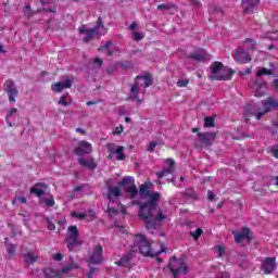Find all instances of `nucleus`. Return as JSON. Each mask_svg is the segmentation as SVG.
Masks as SVG:
<instances>
[{
    "label": "nucleus",
    "instance_id": "nucleus-1",
    "mask_svg": "<svg viewBox=\"0 0 278 278\" xmlns=\"http://www.w3.org/2000/svg\"><path fill=\"white\" fill-rule=\"evenodd\" d=\"M149 200L139 205V218L146 223V229H157L162 223L168 219V215L157 210V201L162 194L160 192L150 193Z\"/></svg>",
    "mask_w": 278,
    "mask_h": 278
},
{
    "label": "nucleus",
    "instance_id": "nucleus-2",
    "mask_svg": "<svg viewBox=\"0 0 278 278\" xmlns=\"http://www.w3.org/2000/svg\"><path fill=\"white\" fill-rule=\"evenodd\" d=\"M264 112L260 111V106L257 104H248L244 108V116H255L256 121H261L264 114L270 112L271 110H276L278 108V102L275 98H268L263 101Z\"/></svg>",
    "mask_w": 278,
    "mask_h": 278
},
{
    "label": "nucleus",
    "instance_id": "nucleus-3",
    "mask_svg": "<svg viewBox=\"0 0 278 278\" xmlns=\"http://www.w3.org/2000/svg\"><path fill=\"white\" fill-rule=\"evenodd\" d=\"M78 31L80 35H84L83 41L88 43L94 38H99L100 36H105L108 34V29L103 25V18L98 17L96 26L93 28H88L86 25H81L78 27Z\"/></svg>",
    "mask_w": 278,
    "mask_h": 278
},
{
    "label": "nucleus",
    "instance_id": "nucleus-4",
    "mask_svg": "<svg viewBox=\"0 0 278 278\" xmlns=\"http://www.w3.org/2000/svg\"><path fill=\"white\" fill-rule=\"evenodd\" d=\"M150 86H153V79L149 75L137 76L134 85L130 88L129 99L131 101H138V103H142V100L138 98V94H140V92H147V88Z\"/></svg>",
    "mask_w": 278,
    "mask_h": 278
},
{
    "label": "nucleus",
    "instance_id": "nucleus-5",
    "mask_svg": "<svg viewBox=\"0 0 278 278\" xmlns=\"http://www.w3.org/2000/svg\"><path fill=\"white\" fill-rule=\"evenodd\" d=\"M264 75H273V70L262 67L256 72V79L252 86L254 97H264L268 90V83L262 79Z\"/></svg>",
    "mask_w": 278,
    "mask_h": 278
},
{
    "label": "nucleus",
    "instance_id": "nucleus-6",
    "mask_svg": "<svg viewBox=\"0 0 278 278\" xmlns=\"http://www.w3.org/2000/svg\"><path fill=\"white\" fill-rule=\"evenodd\" d=\"M131 251H139V253H141V255L144 257H153V255H155L153 248H151V242L147 240L144 235L135 236V242L131 247Z\"/></svg>",
    "mask_w": 278,
    "mask_h": 278
},
{
    "label": "nucleus",
    "instance_id": "nucleus-7",
    "mask_svg": "<svg viewBox=\"0 0 278 278\" xmlns=\"http://www.w3.org/2000/svg\"><path fill=\"white\" fill-rule=\"evenodd\" d=\"M169 270L174 278H178L188 275L189 268L184 258H177V256H173L169 260Z\"/></svg>",
    "mask_w": 278,
    "mask_h": 278
},
{
    "label": "nucleus",
    "instance_id": "nucleus-8",
    "mask_svg": "<svg viewBox=\"0 0 278 278\" xmlns=\"http://www.w3.org/2000/svg\"><path fill=\"white\" fill-rule=\"evenodd\" d=\"M117 186L122 188L130 199L138 197V187H136V178H134V176H125Z\"/></svg>",
    "mask_w": 278,
    "mask_h": 278
},
{
    "label": "nucleus",
    "instance_id": "nucleus-9",
    "mask_svg": "<svg viewBox=\"0 0 278 278\" xmlns=\"http://www.w3.org/2000/svg\"><path fill=\"white\" fill-rule=\"evenodd\" d=\"M211 68L218 81H229L233 77V71L225 67L220 62L213 63Z\"/></svg>",
    "mask_w": 278,
    "mask_h": 278
},
{
    "label": "nucleus",
    "instance_id": "nucleus-10",
    "mask_svg": "<svg viewBox=\"0 0 278 278\" xmlns=\"http://www.w3.org/2000/svg\"><path fill=\"white\" fill-rule=\"evenodd\" d=\"M106 151L109 153V160H116L117 162H123L127 160L125 154V147L118 146L116 143H106Z\"/></svg>",
    "mask_w": 278,
    "mask_h": 278
},
{
    "label": "nucleus",
    "instance_id": "nucleus-11",
    "mask_svg": "<svg viewBox=\"0 0 278 278\" xmlns=\"http://www.w3.org/2000/svg\"><path fill=\"white\" fill-rule=\"evenodd\" d=\"M79 268V264L75 261H72L59 271L53 270L52 268L45 269V275L48 278L60 277V275H67V273H72V270H77Z\"/></svg>",
    "mask_w": 278,
    "mask_h": 278
},
{
    "label": "nucleus",
    "instance_id": "nucleus-12",
    "mask_svg": "<svg viewBox=\"0 0 278 278\" xmlns=\"http://www.w3.org/2000/svg\"><path fill=\"white\" fill-rule=\"evenodd\" d=\"M3 90L9 99L10 105H14V103H16V99H18V88L16 87L14 80H5L3 85Z\"/></svg>",
    "mask_w": 278,
    "mask_h": 278
},
{
    "label": "nucleus",
    "instance_id": "nucleus-13",
    "mask_svg": "<svg viewBox=\"0 0 278 278\" xmlns=\"http://www.w3.org/2000/svg\"><path fill=\"white\" fill-rule=\"evenodd\" d=\"M68 236L65 238V242H67V249L68 251H73L79 242L77 241L79 239V228L77 226H70L67 228Z\"/></svg>",
    "mask_w": 278,
    "mask_h": 278
},
{
    "label": "nucleus",
    "instance_id": "nucleus-14",
    "mask_svg": "<svg viewBox=\"0 0 278 278\" xmlns=\"http://www.w3.org/2000/svg\"><path fill=\"white\" fill-rule=\"evenodd\" d=\"M232 59L237 64H249L251 62V54L249 50H244V48L239 47L232 52Z\"/></svg>",
    "mask_w": 278,
    "mask_h": 278
},
{
    "label": "nucleus",
    "instance_id": "nucleus-15",
    "mask_svg": "<svg viewBox=\"0 0 278 278\" xmlns=\"http://www.w3.org/2000/svg\"><path fill=\"white\" fill-rule=\"evenodd\" d=\"M88 264L90 266L103 264V247L101 244H98L93 248V251L89 255Z\"/></svg>",
    "mask_w": 278,
    "mask_h": 278
},
{
    "label": "nucleus",
    "instance_id": "nucleus-16",
    "mask_svg": "<svg viewBox=\"0 0 278 278\" xmlns=\"http://www.w3.org/2000/svg\"><path fill=\"white\" fill-rule=\"evenodd\" d=\"M277 268L276 257H266L261 265V270L264 275H273Z\"/></svg>",
    "mask_w": 278,
    "mask_h": 278
},
{
    "label": "nucleus",
    "instance_id": "nucleus-17",
    "mask_svg": "<svg viewBox=\"0 0 278 278\" xmlns=\"http://www.w3.org/2000/svg\"><path fill=\"white\" fill-rule=\"evenodd\" d=\"M74 153L79 157H81V155H88L92 153V143L85 140L80 141L78 147L74 150Z\"/></svg>",
    "mask_w": 278,
    "mask_h": 278
},
{
    "label": "nucleus",
    "instance_id": "nucleus-18",
    "mask_svg": "<svg viewBox=\"0 0 278 278\" xmlns=\"http://www.w3.org/2000/svg\"><path fill=\"white\" fill-rule=\"evenodd\" d=\"M73 86V77L65 76L62 81L55 83L51 86L53 92H62L66 88H71Z\"/></svg>",
    "mask_w": 278,
    "mask_h": 278
},
{
    "label": "nucleus",
    "instance_id": "nucleus-19",
    "mask_svg": "<svg viewBox=\"0 0 278 278\" xmlns=\"http://www.w3.org/2000/svg\"><path fill=\"white\" fill-rule=\"evenodd\" d=\"M257 5H260V0H242L241 2L243 14H253Z\"/></svg>",
    "mask_w": 278,
    "mask_h": 278
},
{
    "label": "nucleus",
    "instance_id": "nucleus-20",
    "mask_svg": "<svg viewBox=\"0 0 278 278\" xmlns=\"http://www.w3.org/2000/svg\"><path fill=\"white\" fill-rule=\"evenodd\" d=\"M188 60H194L195 62H205V60H210V54L205 49H198L193 54L187 55Z\"/></svg>",
    "mask_w": 278,
    "mask_h": 278
},
{
    "label": "nucleus",
    "instance_id": "nucleus-21",
    "mask_svg": "<svg viewBox=\"0 0 278 278\" xmlns=\"http://www.w3.org/2000/svg\"><path fill=\"white\" fill-rule=\"evenodd\" d=\"M167 168H163L161 172H156L157 179H163V177H168L175 173V161L173 159H167Z\"/></svg>",
    "mask_w": 278,
    "mask_h": 278
},
{
    "label": "nucleus",
    "instance_id": "nucleus-22",
    "mask_svg": "<svg viewBox=\"0 0 278 278\" xmlns=\"http://www.w3.org/2000/svg\"><path fill=\"white\" fill-rule=\"evenodd\" d=\"M47 184L37 182L30 188V194H35V197H45V192H47Z\"/></svg>",
    "mask_w": 278,
    "mask_h": 278
},
{
    "label": "nucleus",
    "instance_id": "nucleus-23",
    "mask_svg": "<svg viewBox=\"0 0 278 278\" xmlns=\"http://www.w3.org/2000/svg\"><path fill=\"white\" fill-rule=\"evenodd\" d=\"M235 236V242L240 244L242 240H247L248 242H251V230L249 228H243L240 232H233Z\"/></svg>",
    "mask_w": 278,
    "mask_h": 278
},
{
    "label": "nucleus",
    "instance_id": "nucleus-24",
    "mask_svg": "<svg viewBox=\"0 0 278 278\" xmlns=\"http://www.w3.org/2000/svg\"><path fill=\"white\" fill-rule=\"evenodd\" d=\"M198 138H199V141L202 144H206V147H210L212 144V141L216 139V134H214V132H199Z\"/></svg>",
    "mask_w": 278,
    "mask_h": 278
},
{
    "label": "nucleus",
    "instance_id": "nucleus-25",
    "mask_svg": "<svg viewBox=\"0 0 278 278\" xmlns=\"http://www.w3.org/2000/svg\"><path fill=\"white\" fill-rule=\"evenodd\" d=\"M131 260H134V254H131V252H128L121 257L119 262H117V266H125V268H131Z\"/></svg>",
    "mask_w": 278,
    "mask_h": 278
},
{
    "label": "nucleus",
    "instance_id": "nucleus-26",
    "mask_svg": "<svg viewBox=\"0 0 278 278\" xmlns=\"http://www.w3.org/2000/svg\"><path fill=\"white\" fill-rule=\"evenodd\" d=\"M17 112H18V109L12 108L7 113L5 121H7L8 125H9V127H12L14 125V123L16 121Z\"/></svg>",
    "mask_w": 278,
    "mask_h": 278
},
{
    "label": "nucleus",
    "instance_id": "nucleus-27",
    "mask_svg": "<svg viewBox=\"0 0 278 278\" xmlns=\"http://www.w3.org/2000/svg\"><path fill=\"white\" fill-rule=\"evenodd\" d=\"M121 197V187H109L108 199L112 203L115 199Z\"/></svg>",
    "mask_w": 278,
    "mask_h": 278
},
{
    "label": "nucleus",
    "instance_id": "nucleus-28",
    "mask_svg": "<svg viewBox=\"0 0 278 278\" xmlns=\"http://www.w3.org/2000/svg\"><path fill=\"white\" fill-rule=\"evenodd\" d=\"M25 264H28L31 266V264H36L38 262V255L36 252H28L23 255Z\"/></svg>",
    "mask_w": 278,
    "mask_h": 278
},
{
    "label": "nucleus",
    "instance_id": "nucleus-29",
    "mask_svg": "<svg viewBox=\"0 0 278 278\" xmlns=\"http://www.w3.org/2000/svg\"><path fill=\"white\" fill-rule=\"evenodd\" d=\"M257 47V41H255V39H251V38H247L243 41V49H245V51H255V48Z\"/></svg>",
    "mask_w": 278,
    "mask_h": 278
},
{
    "label": "nucleus",
    "instance_id": "nucleus-30",
    "mask_svg": "<svg viewBox=\"0 0 278 278\" xmlns=\"http://www.w3.org/2000/svg\"><path fill=\"white\" fill-rule=\"evenodd\" d=\"M78 163L80 166H85V168H90V170H94L97 168V163L93 160H86L84 157L78 159Z\"/></svg>",
    "mask_w": 278,
    "mask_h": 278
},
{
    "label": "nucleus",
    "instance_id": "nucleus-31",
    "mask_svg": "<svg viewBox=\"0 0 278 278\" xmlns=\"http://www.w3.org/2000/svg\"><path fill=\"white\" fill-rule=\"evenodd\" d=\"M7 244V252H8V258L14 260L16 255V244L14 243H8V238L4 239Z\"/></svg>",
    "mask_w": 278,
    "mask_h": 278
},
{
    "label": "nucleus",
    "instance_id": "nucleus-32",
    "mask_svg": "<svg viewBox=\"0 0 278 278\" xmlns=\"http://www.w3.org/2000/svg\"><path fill=\"white\" fill-rule=\"evenodd\" d=\"M140 197H150L151 194V182H144L139 187Z\"/></svg>",
    "mask_w": 278,
    "mask_h": 278
},
{
    "label": "nucleus",
    "instance_id": "nucleus-33",
    "mask_svg": "<svg viewBox=\"0 0 278 278\" xmlns=\"http://www.w3.org/2000/svg\"><path fill=\"white\" fill-rule=\"evenodd\" d=\"M157 10H177V4L168 2V3H162L157 5Z\"/></svg>",
    "mask_w": 278,
    "mask_h": 278
},
{
    "label": "nucleus",
    "instance_id": "nucleus-34",
    "mask_svg": "<svg viewBox=\"0 0 278 278\" xmlns=\"http://www.w3.org/2000/svg\"><path fill=\"white\" fill-rule=\"evenodd\" d=\"M185 197L187 199H192L193 201L198 199L197 191H194V188H189L185 190Z\"/></svg>",
    "mask_w": 278,
    "mask_h": 278
},
{
    "label": "nucleus",
    "instance_id": "nucleus-35",
    "mask_svg": "<svg viewBox=\"0 0 278 278\" xmlns=\"http://www.w3.org/2000/svg\"><path fill=\"white\" fill-rule=\"evenodd\" d=\"M42 203H45L46 207H53V205H55V200L53 199V195H50L49 198H43Z\"/></svg>",
    "mask_w": 278,
    "mask_h": 278
},
{
    "label": "nucleus",
    "instance_id": "nucleus-36",
    "mask_svg": "<svg viewBox=\"0 0 278 278\" xmlns=\"http://www.w3.org/2000/svg\"><path fill=\"white\" fill-rule=\"evenodd\" d=\"M118 66L121 68H123L124 71H129L131 68H134V63H131V61H124L118 63Z\"/></svg>",
    "mask_w": 278,
    "mask_h": 278
},
{
    "label": "nucleus",
    "instance_id": "nucleus-37",
    "mask_svg": "<svg viewBox=\"0 0 278 278\" xmlns=\"http://www.w3.org/2000/svg\"><path fill=\"white\" fill-rule=\"evenodd\" d=\"M12 203H13V205L25 204V203H27V198L15 195Z\"/></svg>",
    "mask_w": 278,
    "mask_h": 278
},
{
    "label": "nucleus",
    "instance_id": "nucleus-38",
    "mask_svg": "<svg viewBox=\"0 0 278 278\" xmlns=\"http://www.w3.org/2000/svg\"><path fill=\"white\" fill-rule=\"evenodd\" d=\"M190 236H191V238H194V240H199V238H201V236H203V229L197 228L195 231L190 232Z\"/></svg>",
    "mask_w": 278,
    "mask_h": 278
},
{
    "label": "nucleus",
    "instance_id": "nucleus-39",
    "mask_svg": "<svg viewBox=\"0 0 278 278\" xmlns=\"http://www.w3.org/2000/svg\"><path fill=\"white\" fill-rule=\"evenodd\" d=\"M189 84H190V79H179V80L176 83V86H177L178 88H186Z\"/></svg>",
    "mask_w": 278,
    "mask_h": 278
},
{
    "label": "nucleus",
    "instance_id": "nucleus-40",
    "mask_svg": "<svg viewBox=\"0 0 278 278\" xmlns=\"http://www.w3.org/2000/svg\"><path fill=\"white\" fill-rule=\"evenodd\" d=\"M46 223H47V227L49 229V231H55V224L53 222H51V218L46 217Z\"/></svg>",
    "mask_w": 278,
    "mask_h": 278
},
{
    "label": "nucleus",
    "instance_id": "nucleus-41",
    "mask_svg": "<svg viewBox=\"0 0 278 278\" xmlns=\"http://www.w3.org/2000/svg\"><path fill=\"white\" fill-rule=\"evenodd\" d=\"M204 127H214V117H205Z\"/></svg>",
    "mask_w": 278,
    "mask_h": 278
},
{
    "label": "nucleus",
    "instance_id": "nucleus-42",
    "mask_svg": "<svg viewBox=\"0 0 278 278\" xmlns=\"http://www.w3.org/2000/svg\"><path fill=\"white\" fill-rule=\"evenodd\" d=\"M73 218H78L79 220H84V218H87L86 213H77V212H72Z\"/></svg>",
    "mask_w": 278,
    "mask_h": 278
},
{
    "label": "nucleus",
    "instance_id": "nucleus-43",
    "mask_svg": "<svg viewBox=\"0 0 278 278\" xmlns=\"http://www.w3.org/2000/svg\"><path fill=\"white\" fill-rule=\"evenodd\" d=\"M86 215H87V218H88L89 222L94 220V218H96V216H97V214L94 213V210H89V211L86 213Z\"/></svg>",
    "mask_w": 278,
    "mask_h": 278
},
{
    "label": "nucleus",
    "instance_id": "nucleus-44",
    "mask_svg": "<svg viewBox=\"0 0 278 278\" xmlns=\"http://www.w3.org/2000/svg\"><path fill=\"white\" fill-rule=\"evenodd\" d=\"M215 252L218 254L219 257H222L223 254L225 253V247H223V245H216V247H215Z\"/></svg>",
    "mask_w": 278,
    "mask_h": 278
},
{
    "label": "nucleus",
    "instance_id": "nucleus-45",
    "mask_svg": "<svg viewBox=\"0 0 278 278\" xmlns=\"http://www.w3.org/2000/svg\"><path fill=\"white\" fill-rule=\"evenodd\" d=\"M210 12H213V14H219V16H223V9L220 7H213Z\"/></svg>",
    "mask_w": 278,
    "mask_h": 278
},
{
    "label": "nucleus",
    "instance_id": "nucleus-46",
    "mask_svg": "<svg viewBox=\"0 0 278 278\" xmlns=\"http://www.w3.org/2000/svg\"><path fill=\"white\" fill-rule=\"evenodd\" d=\"M125 127H123V125H119L118 127H116L113 131L114 136H121L122 132L124 131Z\"/></svg>",
    "mask_w": 278,
    "mask_h": 278
},
{
    "label": "nucleus",
    "instance_id": "nucleus-47",
    "mask_svg": "<svg viewBox=\"0 0 278 278\" xmlns=\"http://www.w3.org/2000/svg\"><path fill=\"white\" fill-rule=\"evenodd\" d=\"M59 105H64V108H68V105H71V103L66 102L65 96H62L59 100Z\"/></svg>",
    "mask_w": 278,
    "mask_h": 278
},
{
    "label": "nucleus",
    "instance_id": "nucleus-48",
    "mask_svg": "<svg viewBox=\"0 0 278 278\" xmlns=\"http://www.w3.org/2000/svg\"><path fill=\"white\" fill-rule=\"evenodd\" d=\"M142 38H144V35H142V33H134V40H136L137 42H140V40H142Z\"/></svg>",
    "mask_w": 278,
    "mask_h": 278
},
{
    "label": "nucleus",
    "instance_id": "nucleus-49",
    "mask_svg": "<svg viewBox=\"0 0 278 278\" xmlns=\"http://www.w3.org/2000/svg\"><path fill=\"white\" fill-rule=\"evenodd\" d=\"M155 147H157V142L151 141V142L149 143V146H148V151H149L150 153H153V151H155Z\"/></svg>",
    "mask_w": 278,
    "mask_h": 278
},
{
    "label": "nucleus",
    "instance_id": "nucleus-50",
    "mask_svg": "<svg viewBox=\"0 0 278 278\" xmlns=\"http://www.w3.org/2000/svg\"><path fill=\"white\" fill-rule=\"evenodd\" d=\"M110 47H112V41H106L102 47L99 48L100 51H108V49H110Z\"/></svg>",
    "mask_w": 278,
    "mask_h": 278
},
{
    "label": "nucleus",
    "instance_id": "nucleus-51",
    "mask_svg": "<svg viewBox=\"0 0 278 278\" xmlns=\"http://www.w3.org/2000/svg\"><path fill=\"white\" fill-rule=\"evenodd\" d=\"M53 260H55V262H62V260H64V254L56 253L53 255Z\"/></svg>",
    "mask_w": 278,
    "mask_h": 278
},
{
    "label": "nucleus",
    "instance_id": "nucleus-52",
    "mask_svg": "<svg viewBox=\"0 0 278 278\" xmlns=\"http://www.w3.org/2000/svg\"><path fill=\"white\" fill-rule=\"evenodd\" d=\"M267 38H269V40H277L278 35L277 33H267Z\"/></svg>",
    "mask_w": 278,
    "mask_h": 278
},
{
    "label": "nucleus",
    "instance_id": "nucleus-53",
    "mask_svg": "<svg viewBox=\"0 0 278 278\" xmlns=\"http://www.w3.org/2000/svg\"><path fill=\"white\" fill-rule=\"evenodd\" d=\"M271 153H273L274 157H276L278 160V146L271 147Z\"/></svg>",
    "mask_w": 278,
    "mask_h": 278
},
{
    "label": "nucleus",
    "instance_id": "nucleus-54",
    "mask_svg": "<svg viewBox=\"0 0 278 278\" xmlns=\"http://www.w3.org/2000/svg\"><path fill=\"white\" fill-rule=\"evenodd\" d=\"M97 270H99L97 267H91L90 270H89V278H93L94 273H97Z\"/></svg>",
    "mask_w": 278,
    "mask_h": 278
},
{
    "label": "nucleus",
    "instance_id": "nucleus-55",
    "mask_svg": "<svg viewBox=\"0 0 278 278\" xmlns=\"http://www.w3.org/2000/svg\"><path fill=\"white\" fill-rule=\"evenodd\" d=\"M215 197H216V194H214V192H212L211 190L207 191V199H208V201H214Z\"/></svg>",
    "mask_w": 278,
    "mask_h": 278
},
{
    "label": "nucleus",
    "instance_id": "nucleus-56",
    "mask_svg": "<svg viewBox=\"0 0 278 278\" xmlns=\"http://www.w3.org/2000/svg\"><path fill=\"white\" fill-rule=\"evenodd\" d=\"M252 72H253V67H248V68H245V70L241 73V75H251Z\"/></svg>",
    "mask_w": 278,
    "mask_h": 278
},
{
    "label": "nucleus",
    "instance_id": "nucleus-57",
    "mask_svg": "<svg viewBox=\"0 0 278 278\" xmlns=\"http://www.w3.org/2000/svg\"><path fill=\"white\" fill-rule=\"evenodd\" d=\"M191 5H194L197 9L201 8V2L199 0H191Z\"/></svg>",
    "mask_w": 278,
    "mask_h": 278
},
{
    "label": "nucleus",
    "instance_id": "nucleus-58",
    "mask_svg": "<svg viewBox=\"0 0 278 278\" xmlns=\"http://www.w3.org/2000/svg\"><path fill=\"white\" fill-rule=\"evenodd\" d=\"M93 62L94 64H98V66H103V60H101L100 58H96Z\"/></svg>",
    "mask_w": 278,
    "mask_h": 278
},
{
    "label": "nucleus",
    "instance_id": "nucleus-59",
    "mask_svg": "<svg viewBox=\"0 0 278 278\" xmlns=\"http://www.w3.org/2000/svg\"><path fill=\"white\" fill-rule=\"evenodd\" d=\"M84 190V185H80V186H76L75 188H74V193L75 192H81Z\"/></svg>",
    "mask_w": 278,
    "mask_h": 278
},
{
    "label": "nucleus",
    "instance_id": "nucleus-60",
    "mask_svg": "<svg viewBox=\"0 0 278 278\" xmlns=\"http://www.w3.org/2000/svg\"><path fill=\"white\" fill-rule=\"evenodd\" d=\"M76 132L81 134V136H86V130H84V128H76Z\"/></svg>",
    "mask_w": 278,
    "mask_h": 278
},
{
    "label": "nucleus",
    "instance_id": "nucleus-61",
    "mask_svg": "<svg viewBox=\"0 0 278 278\" xmlns=\"http://www.w3.org/2000/svg\"><path fill=\"white\" fill-rule=\"evenodd\" d=\"M56 10H58V8L52 7L50 9H46V12L54 13V12H56Z\"/></svg>",
    "mask_w": 278,
    "mask_h": 278
},
{
    "label": "nucleus",
    "instance_id": "nucleus-62",
    "mask_svg": "<svg viewBox=\"0 0 278 278\" xmlns=\"http://www.w3.org/2000/svg\"><path fill=\"white\" fill-rule=\"evenodd\" d=\"M273 86L276 90H278V78L274 79Z\"/></svg>",
    "mask_w": 278,
    "mask_h": 278
},
{
    "label": "nucleus",
    "instance_id": "nucleus-63",
    "mask_svg": "<svg viewBox=\"0 0 278 278\" xmlns=\"http://www.w3.org/2000/svg\"><path fill=\"white\" fill-rule=\"evenodd\" d=\"M106 55L109 56L114 55V52L112 51V49H106Z\"/></svg>",
    "mask_w": 278,
    "mask_h": 278
},
{
    "label": "nucleus",
    "instance_id": "nucleus-64",
    "mask_svg": "<svg viewBox=\"0 0 278 278\" xmlns=\"http://www.w3.org/2000/svg\"><path fill=\"white\" fill-rule=\"evenodd\" d=\"M97 103H99L98 101H88L87 102V105L90 106V105H97Z\"/></svg>",
    "mask_w": 278,
    "mask_h": 278
}]
</instances>
